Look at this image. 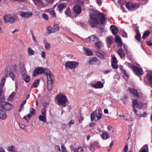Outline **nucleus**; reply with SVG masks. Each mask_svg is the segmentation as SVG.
<instances>
[{"mask_svg": "<svg viewBox=\"0 0 152 152\" xmlns=\"http://www.w3.org/2000/svg\"><path fill=\"white\" fill-rule=\"evenodd\" d=\"M90 19L88 21L89 23L92 27H95L99 22V19L101 23L103 24L106 20L104 15L97 11H94L89 15Z\"/></svg>", "mask_w": 152, "mask_h": 152, "instance_id": "nucleus-1", "label": "nucleus"}, {"mask_svg": "<svg viewBox=\"0 0 152 152\" xmlns=\"http://www.w3.org/2000/svg\"><path fill=\"white\" fill-rule=\"evenodd\" d=\"M44 74L46 75L47 77L48 75L51 74L52 73L48 69L41 67H39L34 69L33 74V76L34 77H36L39 74Z\"/></svg>", "mask_w": 152, "mask_h": 152, "instance_id": "nucleus-2", "label": "nucleus"}, {"mask_svg": "<svg viewBox=\"0 0 152 152\" xmlns=\"http://www.w3.org/2000/svg\"><path fill=\"white\" fill-rule=\"evenodd\" d=\"M57 104L60 106L65 107L66 106L67 99L66 97L62 94L57 95L56 97Z\"/></svg>", "mask_w": 152, "mask_h": 152, "instance_id": "nucleus-3", "label": "nucleus"}, {"mask_svg": "<svg viewBox=\"0 0 152 152\" xmlns=\"http://www.w3.org/2000/svg\"><path fill=\"white\" fill-rule=\"evenodd\" d=\"M126 64L131 68L134 72L138 76L141 75L143 74V69L141 68L136 67L128 62H126Z\"/></svg>", "mask_w": 152, "mask_h": 152, "instance_id": "nucleus-4", "label": "nucleus"}, {"mask_svg": "<svg viewBox=\"0 0 152 152\" xmlns=\"http://www.w3.org/2000/svg\"><path fill=\"white\" fill-rule=\"evenodd\" d=\"M79 65V63L75 61H67L65 63V66L66 69H70L74 70Z\"/></svg>", "mask_w": 152, "mask_h": 152, "instance_id": "nucleus-5", "label": "nucleus"}, {"mask_svg": "<svg viewBox=\"0 0 152 152\" xmlns=\"http://www.w3.org/2000/svg\"><path fill=\"white\" fill-rule=\"evenodd\" d=\"M1 75H4L6 78L9 77L11 78L13 81H14L15 80V76L14 73L12 71H10V69L9 67H7L3 70L2 72Z\"/></svg>", "mask_w": 152, "mask_h": 152, "instance_id": "nucleus-6", "label": "nucleus"}, {"mask_svg": "<svg viewBox=\"0 0 152 152\" xmlns=\"http://www.w3.org/2000/svg\"><path fill=\"white\" fill-rule=\"evenodd\" d=\"M3 19L6 23L10 22L13 23L16 20V16L13 14H11L5 15L3 17Z\"/></svg>", "mask_w": 152, "mask_h": 152, "instance_id": "nucleus-7", "label": "nucleus"}, {"mask_svg": "<svg viewBox=\"0 0 152 152\" xmlns=\"http://www.w3.org/2000/svg\"><path fill=\"white\" fill-rule=\"evenodd\" d=\"M47 77V89L48 90L50 91L53 88L52 83L54 80V77L52 73L48 75Z\"/></svg>", "mask_w": 152, "mask_h": 152, "instance_id": "nucleus-8", "label": "nucleus"}, {"mask_svg": "<svg viewBox=\"0 0 152 152\" xmlns=\"http://www.w3.org/2000/svg\"><path fill=\"white\" fill-rule=\"evenodd\" d=\"M126 8L131 11H134L139 7L138 4H133L130 2L127 3L126 5Z\"/></svg>", "mask_w": 152, "mask_h": 152, "instance_id": "nucleus-9", "label": "nucleus"}, {"mask_svg": "<svg viewBox=\"0 0 152 152\" xmlns=\"http://www.w3.org/2000/svg\"><path fill=\"white\" fill-rule=\"evenodd\" d=\"M0 104L1 107L6 110H10L13 107L11 104L4 101L1 102Z\"/></svg>", "mask_w": 152, "mask_h": 152, "instance_id": "nucleus-10", "label": "nucleus"}, {"mask_svg": "<svg viewBox=\"0 0 152 152\" xmlns=\"http://www.w3.org/2000/svg\"><path fill=\"white\" fill-rule=\"evenodd\" d=\"M104 86V84L100 81L93 82L91 83V86L96 89L102 88Z\"/></svg>", "mask_w": 152, "mask_h": 152, "instance_id": "nucleus-11", "label": "nucleus"}, {"mask_svg": "<svg viewBox=\"0 0 152 152\" xmlns=\"http://www.w3.org/2000/svg\"><path fill=\"white\" fill-rule=\"evenodd\" d=\"M133 106L139 109L142 108L143 106L142 103L137 99H135L133 101Z\"/></svg>", "mask_w": 152, "mask_h": 152, "instance_id": "nucleus-12", "label": "nucleus"}, {"mask_svg": "<svg viewBox=\"0 0 152 152\" xmlns=\"http://www.w3.org/2000/svg\"><path fill=\"white\" fill-rule=\"evenodd\" d=\"M20 15L23 18H27L31 16L32 15V13L31 12H21Z\"/></svg>", "mask_w": 152, "mask_h": 152, "instance_id": "nucleus-13", "label": "nucleus"}, {"mask_svg": "<svg viewBox=\"0 0 152 152\" xmlns=\"http://www.w3.org/2000/svg\"><path fill=\"white\" fill-rule=\"evenodd\" d=\"M115 42L118 44L119 47L121 48L123 45V42L120 36L118 35H115Z\"/></svg>", "mask_w": 152, "mask_h": 152, "instance_id": "nucleus-14", "label": "nucleus"}, {"mask_svg": "<svg viewBox=\"0 0 152 152\" xmlns=\"http://www.w3.org/2000/svg\"><path fill=\"white\" fill-rule=\"evenodd\" d=\"M46 12L48 13L53 18L56 17V14L55 10L52 8L46 9L45 10Z\"/></svg>", "mask_w": 152, "mask_h": 152, "instance_id": "nucleus-15", "label": "nucleus"}, {"mask_svg": "<svg viewBox=\"0 0 152 152\" xmlns=\"http://www.w3.org/2000/svg\"><path fill=\"white\" fill-rule=\"evenodd\" d=\"M83 51L85 55L86 56H91L93 54V53L89 49L83 47Z\"/></svg>", "mask_w": 152, "mask_h": 152, "instance_id": "nucleus-16", "label": "nucleus"}, {"mask_svg": "<svg viewBox=\"0 0 152 152\" xmlns=\"http://www.w3.org/2000/svg\"><path fill=\"white\" fill-rule=\"evenodd\" d=\"M88 40L92 42H96L99 40V38L95 35H93L88 37L87 38Z\"/></svg>", "mask_w": 152, "mask_h": 152, "instance_id": "nucleus-17", "label": "nucleus"}, {"mask_svg": "<svg viewBox=\"0 0 152 152\" xmlns=\"http://www.w3.org/2000/svg\"><path fill=\"white\" fill-rule=\"evenodd\" d=\"M81 10V7L79 5H76L73 8V12L77 14L80 13Z\"/></svg>", "mask_w": 152, "mask_h": 152, "instance_id": "nucleus-18", "label": "nucleus"}, {"mask_svg": "<svg viewBox=\"0 0 152 152\" xmlns=\"http://www.w3.org/2000/svg\"><path fill=\"white\" fill-rule=\"evenodd\" d=\"M148 82L151 86H152V72H148L147 74ZM151 96H152V90L151 91Z\"/></svg>", "mask_w": 152, "mask_h": 152, "instance_id": "nucleus-19", "label": "nucleus"}, {"mask_svg": "<svg viewBox=\"0 0 152 152\" xmlns=\"http://www.w3.org/2000/svg\"><path fill=\"white\" fill-rule=\"evenodd\" d=\"M98 144L96 142H94L90 144V145L89 149L90 151H94L95 149L97 147Z\"/></svg>", "mask_w": 152, "mask_h": 152, "instance_id": "nucleus-20", "label": "nucleus"}, {"mask_svg": "<svg viewBox=\"0 0 152 152\" xmlns=\"http://www.w3.org/2000/svg\"><path fill=\"white\" fill-rule=\"evenodd\" d=\"M88 63L90 64H94L95 63L98 64L100 63V61L96 58H93L89 60Z\"/></svg>", "mask_w": 152, "mask_h": 152, "instance_id": "nucleus-21", "label": "nucleus"}, {"mask_svg": "<svg viewBox=\"0 0 152 152\" xmlns=\"http://www.w3.org/2000/svg\"><path fill=\"white\" fill-rule=\"evenodd\" d=\"M113 41V38L112 36H110L107 37L106 41L108 47L111 45Z\"/></svg>", "mask_w": 152, "mask_h": 152, "instance_id": "nucleus-22", "label": "nucleus"}, {"mask_svg": "<svg viewBox=\"0 0 152 152\" xmlns=\"http://www.w3.org/2000/svg\"><path fill=\"white\" fill-rule=\"evenodd\" d=\"M110 28L113 34L115 35H117V34L118 33V31L117 27L115 26H110Z\"/></svg>", "mask_w": 152, "mask_h": 152, "instance_id": "nucleus-23", "label": "nucleus"}, {"mask_svg": "<svg viewBox=\"0 0 152 152\" xmlns=\"http://www.w3.org/2000/svg\"><path fill=\"white\" fill-rule=\"evenodd\" d=\"M117 53L121 58H124L125 55L124 51L122 49H118L117 51Z\"/></svg>", "mask_w": 152, "mask_h": 152, "instance_id": "nucleus-24", "label": "nucleus"}, {"mask_svg": "<svg viewBox=\"0 0 152 152\" xmlns=\"http://www.w3.org/2000/svg\"><path fill=\"white\" fill-rule=\"evenodd\" d=\"M129 90L130 92L134 96L137 97L138 96V94L137 90L134 88H129Z\"/></svg>", "mask_w": 152, "mask_h": 152, "instance_id": "nucleus-25", "label": "nucleus"}, {"mask_svg": "<svg viewBox=\"0 0 152 152\" xmlns=\"http://www.w3.org/2000/svg\"><path fill=\"white\" fill-rule=\"evenodd\" d=\"M96 54L97 56L101 59H104L106 55V53L104 52H98Z\"/></svg>", "mask_w": 152, "mask_h": 152, "instance_id": "nucleus-26", "label": "nucleus"}, {"mask_svg": "<svg viewBox=\"0 0 152 152\" xmlns=\"http://www.w3.org/2000/svg\"><path fill=\"white\" fill-rule=\"evenodd\" d=\"M102 138L104 140H107L110 137V135L107 132H104L101 135Z\"/></svg>", "mask_w": 152, "mask_h": 152, "instance_id": "nucleus-27", "label": "nucleus"}, {"mask_svg": "<svg viewBox=\"0 0 152 152\" xmlns=\"http://www.w3.org/2000/svg\"><path fill=\"white\" fill-rule=\"evenodd\" d=\"M7 117V115L6 113L2 110L0 109V118L2 119H5Z\"/></svg>", "mask_w": 152, "mask_h": 152, "instance_id": "nucleus-28", "label": "nucleus"}, {"mask_svg": "<svg viewBox=\"0 0 152 152\" xmlns=\"http://www.w3.org/2000/svg\"><path fill=\"white\" fill-rule=\"evenodd\" d=\"M137 32L136 35L135 36V39L138 41L140 42L141 39V35L139 32V30L137 29L136 30Z\"/></svg>", "mask_w": 152, "mask_h": 152, "instance_id": "nucleus-29", "label": "nucleus"}, {"mask_svg": "<svg viewBox=\"0 0 152 152\" xmlns=\"http://www.w3.org/2000/svg\"><path fill=\"white\" fill-rule=\"evenodd\" d=\"M35 4L37 6L40 7L42 5V0H33Z\"/></svg>", "mask_w": 152, "mask_h": 152, "instance_id": "nucleus-30", "label": "nucleus"}, {"mask_svg": "<svg viewBox=\"0 0 152 152\" xmlns=\"http://www.w3.org/2000/svg\"><path fill=\"white\" fill-rule=\"evenodd\" d=\"M148 149L147 145H145L140 150V152H148Z\"/></svg>", "mask_w": 152, "mask_h": 152, "instance_id": "nucleus-31", "label": "nucleus"}, {"mask_svg": "<svg viewBox=\"0 0 152 152\" xmlns=\"http://www.w3.org/2000/svg\"><path fill=\"white\" fill-rule=\"evenodd\" d=\"M38 118L40 121L43 122H45L47 121L46 116L39 115L38 116Z\"/></svg>", "mask_w": 152, "mask_h": 152, "instance_id": "nucleus-32", "label": "nucleus"}, {"mask_svg": "<svg viewBox=\"0 0 152 152\" xmlns=\"http://www.w3.org/2000/svg\"><path fill=\"white\" fill-rule=\"evenodd\" d=\"M66 6L64 4H60L57 6V8L59 10L60 12H61L63 9L65 8Z\"/></svg>", "mask_w": 152, "mask_h": 152, "instance_id": "nucleus-33", "label": "nucleus"}, {"mask_svg": "<svg viewBox=\"0 0 152 152\" xmlns=\"http://www.w3.org/2000/svg\"><path fill=\"white\" fill-rule=\"evenodd\" d=\"M95 45L99 48H100L102 46L103 44L102 42L99 40L95 43Z\"/></svg>", "mask_w": 152, "mask_h": 152, "instance_id": "nucleus-34", "label": "nucleus"}, {"mask_svg": "<svg viewBox=\"0 0 152 152\" xmlns=\"http://www.w3.org/2000/svg\"><path fill=\"white\" fill-rule=\"evenodd\" d=\"M47 32L48 34H50L53 33H54L55 31L51 27L49 26L47 28Z\"/></svg>", "mask_w": 152, "mask_h": 152, "instance_id": "nucleus-35", "label": "nucleus"}, {"mask_svg": "<svg viewBox=\"0 0 152 152\" xmlns=\"http://www.w3.org/2000/svg\"><path fill=\"white\" fill-rule=\"evenodd\" d=\"M23 78L25 82L28 83L30 79V77L29 76L27 75V74H24L23 76Z\"/></svg>", "mask_w": 152, "mask_h": 152, "instance_id": "nucleus-36", "label": "nucleus"}, {"mask_svg": "<svg viewBox=\"0 0 152 152\" xmlns=\"http://www.w3.org/2000/svg\"><path fill=\"white\" fill-rule=\"evenodd\" d=\"M84 149L83 148L81 147H79L78 148H76L74 151V152H83Z\"/></svg>", "mask_w": 152, "mask_h": 152, "instance_id": "nucleus-37", "label": "nucleus"}, {"mask_svg": "<svg viewBox=\"0 0 152 152\" xmlns=\"http://www.w3.org/2000/svg\"><path fill=\"white\" fill-rule=\"evenodd\" d=\"M150 34V32L149 31H145L143 34L142 38L143 39H145Z\"/></svg>", "mask_w": 152, "mask_h": 152, "instance_id": "nucleus-38", "label": "nucleus"}, {"mask_svg": "<svg viewBox=\"0 0 152 152\" xmlns=\"http://www.w3.org/2000/svg\"><path fill=\"white\" fill-rule=\"evenodd\" d=\"M96 111H94L93 112L91 113V121L95 119Z\"/></svg>", "mask_w": 152, "mask_h": 152, "instance_id": "nucleus-39", "label": "nucleus"}, {"mask_svg": "<svg viewBox=\"0 0 152 152\" xmlns=\"http://www.w3.org/2000/svg\"><path fill=\"white\" fill-rule=\"evenodd\" d=\"M16 148L14 146H11L8 147L7 150L9 151L14 152L15 151Z\"/></svg>", "mask_w": 152, "mask_h": 152, "instance_id": "nucleus-40", "label": "nucleus"}, {"mask_svg": "<svg viewBox=\"0 0 152 152\" xmlns=\"http://www.w3.org/2000/svg\"><path fill=\"white\" fill-rule=\"evenodd\" d=\"M28 53L29 56L33 55L34 54V51L31 48H28Z\"/></svg>", "mask_w": 152, "mask_h": 152, "instance_id": "nucleus-41", "label": "nucleus"}, {"mask_svg": "<svg viewBox=\"0 0 152 152\" xmlns=\"http://www.w3.org/2000/svg\"><path fill=\"white\" fill-rule=\"evenodd\" d=\"M50 45L49 43L48 42H45V49L47 50H50Z\"/></svg>", "mask_w": 152, "mask_h": 152, "instance_id": "nucleus-42", "label": "nucleus"}, {"mask_svg": "<svg viewBox=\"0 0 152 152\" xmlns=\"http://www.w3.org/2000/svg\"><path fill=\"white\" fill-rule=\"evenodd\" d=\"M96 116L97 118V120H98L100 119L102 117V114L99 111L96 114Z\"/></svg>", "mask_w": 152, "mask_h": 152, "instance_id": "nucleus-43", "label": "nucleus"}, {"mask_svg": "<svg viewBox=\"0 0 152 152\" xmlns=\"http://www.w3.org/2000/svg\"><path fill=\"white\" fill-rule=\"evenodd\" d=\"M20 71L22 76L24 75V74H26V70L24 67H22V68L20 69Z\"/></svg>", "mask_w": 152, "mask_h": 152, "instance_id": "nucleus-44", "label": "nucleus"}, {"mask_svg": "<svg viewBox=\"0 0 152 152\" xmlns=\"http://www.w3.org/2000/svg\"><path fill=\"white\" fill-rule=\"evenodd\" d=\"M70 13L71 11L69 8H67L65 12V15L68 16H70Z\"/></svg>", "mask_w": 152, "mask_h": 152, "instance_id": "nucleus-45", "label": "nucleus"}, {"mask_svg": "<svg viewBox=\"0 0 152 152\" xmlns=\"http://www.w3.org/2000/svg\"><path fill=\"white\" fill-rule=\"evenodd\" d=\"M112 61V63H118V61L114 55H113L111 56Z\"/></svg>", "mask_w": 152, "mask_h": 152, "instance_id": "nucleus-46", "label": "nucleus"}, {"mask_svg": "<svg viewBox=\"0 0 152 152\" xmlns=\"http://www.w3.org/2000/svg\"><path fill=\"white\" fill-rule=\"evenodd\" d=\"M39 80H37L36 81H35L33 84V86L34 88H37L38 84H39Z\"/></svg>", "mask_w": 152, "mask_h": 152, "instance_id": "nucleus-47", "label": "nucleus"}, {"mask_svg": "<svg viewBox=\"0 0 152 152\" xmlns=\"http://www.w3.org/2000/svg\"><path fill=\"white\" fill-rule=\"evenodd\" d=\"M42 18L46 20L48 19V15L45 13H43L42 15Z\"/></svg>", "mask_w": 152, "mask_h": 152, "instance_id": "nucleus-48", "label": "nucleus"}, {"mask_svg": "<svg viewBox=\"0 0 152 152\" xmlns=\"http://www.w3.org/2000/svg\"><path fill=\"white\" fill-rule=\"evenodd\" d=\"M15 94V93L14 92H12V94L10 95L8 97V100L9 101H11L12 100Z\"/></svg>", "mask_w": 152, "mask_h": 152, "instance_id": "nucleus-49", "label": "nucleus"}, {"mask_svg": "<svg viewBox=\"0 0 152 152\" xmlns=\"http://www.w3.org/2000/svg\"><path fill=\"white\" fill-rule=\"evenodd\" d=\"M53 29L54 30L55 32L56 31H58L59 30V26L58 25L56 24H55L53 26Z\"/></svg>", "mask_w": 152, "mask_h": 152, "instance_id": "nucleus-50", "label": "nucleus"}, {"mask_svg": "<svg viewBox=\"0 0 152 152\" xmlns=\"http://www.w3.org/2000/svg\"><path fill=\"white\" fill-rule=\"evenodd\" d=\"M118 63H112V67L115 69H116L118 67L117 64Z\"/></svg>", "mask_w": 152, "mask_h": 152, "instance_id": "nucleus-51", "label": "nucleus"}, {"mask_svg": "<svg viewBox=\"0 0 152 152\" xmlns=\"http://www.w3.org/2000/svg\"><path fill=\"white\" fill-rule=\"evenodd\" d=\"M46 113L45 109V108H42L41 111V115H42L46 116Z\"/></svg>", "mask_w": 152, "mask_h": 152, "instance_id": "nucleus-52", "label": "nucleus"}, {"mask_svg": "<svg viewBox=\"0 0 152 152\" xmlns=\"http://www.w3.org/2000/svg\"><path fill=\"white\" fill-rule=\"evenodd\" d=\"M31 117V115L30 113H28L27 115V116H24L23 118L26 119V120L28 121V120Z\"/></svg>", "mask_w": 152, "mask_h": 152, "instance_id": "nucleus-53", "label": "nucleus"}, {"mask_svg": "<svg viewBox=\"0 0 152 152\" xmlns=\"http://www.w3.org/2000/svg\"><path fill=\"white\" fill-rule=\"evenodd\" d=\"M30 113L32 115H35L36 114L35 110L33 108H31L30 109Z\"/></svg>", "mask_w": 152, "mask_h": 152, "instance_id": "nucleus-54", "label": "nucleus"}, {"mask_svg": "<svg viewBox=\"0 0 152 152\" xmlns=\"http://www.w3.org/2000/svg\"><path fill=\"white\" fill-rule=\"evenodd\" d=\"M65 39L66 40H68L69 41H72V42H74V41L72 40L71 39L69 38L66 35L64 36Z\"/></svg>", "mask_w": 152, "mask_h": 152, "instance_id": "nucleus-55", "label": "nucleus"}, {"mask_svg": "<svg viewBox=\"0 0 152 152\" xmlns=\"http://www.w3.org/2000/svg\"><path fill=\"white\" fill-rule=\"evenodd\" d=\"M74 120H72L68 122V125L69 126V127H70L71 124H74Z\"/></svg>", "mask_w": 152, "mask_h": 152, "instance_id": "nucleus-56", "label": "nucleus"}, {"mask_svg": "<svg viewBox=\"0 0 152 152\" xmlns=\"http://www.w3.org/2000/svg\"><path fill=\"white\" fill-rule=\"evenodd\" d=\"M41 56L42 58H45L46 57V53L44 51H42L41 52Z\"/></svg>", "mask_w": 152, "mask_h": 152, "instance_id": "nucleus-57", "label": "nucleus"}, {"mask_svg": "<svg viewBox=\"0 0 152 152\" xmlns=\"http://www.w3.org/2000/svg\"><path fill=\"white\" fill-rule=\"evenodd\" d=\"M85 0H78L77 1L78 4L80 5H83L85 4V2H84Z\"/></svg>", "mask_w": 152, "mask_h": 152, "instance_id": "nucleus-58", "label": "nucleus"}, {"mask_svg": "<svg viewBox=\"0 0 152 152\" xmlns=\"http://www.w3.org/2000/svg\"><path fill=\"white\" fill-rule=\"evenodd\" d=\"M139 115H140L141 117H146L147 115V113L146 112H144L142 114H139Z\"/></svg>", "mask_w": 152, "mask_h": 152, "instance_id": "nucleus-59", "label": "nucleus"}, {"mask_svg": "<svg viewBox=\"0 0 152 152\" xmlns=\"http://www.w3.org/2000/svg\"><path fill=\"white\" fill-rule=\"evenodd\" d=\"M19 127L22 129L24 130L26 129V126L24 125L23 124H19Z\"/></svg>", "mask_w": 152, "mask_h": 152, "instance_id": "nucleus-60", "label": "nucleus"}, {"mask_svg": "<svg viewBox=\"0 0 152 152\" xmlns=\"http://www.w3.org/2000/svg\"><path fill=\"white\" fill-rule=\"evenodd\" d=\"M61 149L62 150L61 152H67L66 150L65 146L63 145L61 146Z\"/></svg>", "mask_w": 152, "mask_h": 152, "instance_id": "nucleus-61", "label": "nucleus"}, {"mask_svg": "<svg viewBox=\"0 0 152 152\" xmlns=\"http://www.w3.org/2000/svg\"><path fill=\"white\" fill-rule=\"evenodd\" d=\"M55 148L56 151H61L60 147L59 146L57 145H56Z\"/></svg>", "mask_w": 152, "mask_h": 152, "instance_id": "nucleus-62", "label": "nucleus"}, {"mask_svg": "<svg viewBox=\"0 0 152 152\" xmlns=\"http://www.w3.org/2000/svg\"><path fill=\"white\" fill-rule=\"evenodd\" d=\"M128 146L127 145H126L124 147V152H127L128 151Z\"/></svg>", "mask_w": 152, "mask_h": 152, "instance_id": "nucleus-63", "label": "nucleus"}, {"mask_svg": "<svg viewBox=\"0 0 152 152\" xmlns=\"http://www.w3.org/2000/svg\"><path fill=\"white\" fill-rule=\"evenodd\" d=\"M146 44L147 45H148L149 46H152V41H148L146 42Z\"/></svg>", "mask_w": 152, "mask_h": 152, "instance_id": "nucleus-64", "label": "nucleus"}]
</instances>
